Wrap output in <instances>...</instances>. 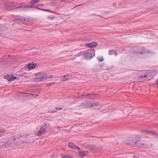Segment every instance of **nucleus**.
Wrapping results in <instances>:
<instances>
[{
	"instance_id": "obj_1",
	"label": "nucleus",
	"mask_w": 158,
	"mask_h": 158,
	"mask_svg": "<svg viewBox=\"0 0 158 158\" xmlns=\"http://www.w3.org/2000/svg\"><path fill=\"white\" fill-rule=\"evenodd\" d=\"M36 77L33 79V81L35 82L44 81L46 80L53 77V76L52 75H50L45 73H36L35 74Z\"/></svg>"
},
{
	"instance_id": "obj_2",
	"label": "nucleus",
	"mask_w": 158,
	"mask_h": 158,
	"mask_svg": "<svg viewBox=\"0 0 158 158\" xmlns=\"http://www.w3.org/2000/svg\"><path fill=\"white\" fill-rule=\"evenodd\" d=\"M127 144H131L135 146H139L143 148H144L145 146L144 144L141 143L140 141L133 139L128 140L127 141Z\"/></svg>"
},
{
	"instance_id": "obj_3",
	"label": "nucleus",
	"mask_w": 158,
	"mask_h": 158,
	"mask_svg": "<svg viewBox=\"0 0 158 158\" xmlns=\"http://www.w3.org/2000/svg\"><path fill=\"white\" fill-rule=\"evenodd\" d=\"M50 126V124L48 123L45 122L41 125L40 127V128L45 132V131Z\"/></svg>"
},
{
	"instance_id": "obj_4",
	"label": "nucleus",
	"mask_w": 158,
	"mask_h": 158,
	"mask_svg": "<svg viewBox=\"0 0 158 158\" xmlns=\"http://www.w3.org/2000/svg\"><path fill=\"white\" fill-rule=\"evenodd\" d=\"M78 155L81 157H83L87 155L89 153V152L88 151H82L79 148H78Z\"/></svg>"
},
{
	"instance_id": "obj_5",
	"label": "nucleus",
	"mask_w": 158,
	"mask_h": 158,
	"mask_svg": "<svg viewBox=\"0 0 158 158\" xmlns=\"http://www.w3.org/2000/svg\"><path fill=\"white\" fill-rule=\"evenodd\" d=\"M97 44L96 42H94L91 43L85 44V46L88 48H93L96 47Z\"/></svg>"
},
{
	"instance_id": "obj_6",
	"label": "nucleus",
	"mask_w": 158,
	"mask_h": 158,
	"mask_svg": "<svg viewBox=\"0 0 158 158\" xmlns=\"http://www.w3.org/2000/svg\"><path fill=\"white\" fill-rule=\"evenodd\" d=\"M84 57L86 60H89L93 57L92 54L89 52H86L84 54Z\"/></svg>"
},
{
	"instance_id": "obj_7",
	"label": "nucleus",
	"mask_w": 158,
	"mask_h": 158,
	"mask_svg": "<svg viewBox=\"0 0 158 158\" xmlns=\"http://www.w3.org/2000/svg\"><path fill=\"white\" fill-rule=\"evenodd\" d=\"M91 107H93L96 108H99L101 106L100 103L98 102H91Z\"/></svg>"
},
{
	"instance_id": "obj_8",
	"label": "nucleus",
	"mask_w": 158,
	"mask_h": 158,
	"mask_svg": "<svg viewBox=\"0 0 158 158\" xmlns=\"http://www.w3.org/2000/svg\"><path fill=\"white\" fill-rule=\"evenodd\" d=\"M91 102H85L82 104V106L84 108L91 107Z\"/></svg>"
},
{
	"instance_id": "obj_9",
	"label": "nucleus",
	"mask_w": 158,
	"mask_h": 158,
	"mask_svg": "<svg viewBox=\"0 0 158 158\" xmlns=\"http://www.w3.org/2000/svg\"><path fill=\"white\" fill-rule=\"evenodd\" d=\"M45 133V132L43 130H41L40 128V129L37 131L36 133V135L38 136H40L42 135Z\"/></svg>"
},
{
	"instance_id": "obj_10",
	"label": "nucleus",
	"mask_w": 158,
	"mask_h": 158,
	"mask_svg": "<svg viewBox=\"0 0 158 158\" xmlns=\"http://www.w3.org/2000/svg\"><path fill=\"white\" fill-rule=\"evenodd\" d=\"M68 146L69 148L74 149L76 148L78 149V148H79L77 146H76L73 143L71 142L69 143Z\"/></svg>"
},
{
	"instance_id": "obj_11",
	"label": "nucleus",
	"mask_w": 158,
	"mask_h": 158,
	"mask_svg": "<svg viewBox=\"0 0 158 158\" xmlns=\"http://www.w3.org/2000/svg\"><path fill=\"white\" fill-rule=\"evenodd\" d=\"M142 132L145 133L146 134H154V132L152 131L149 130H147L145 129L141 131Z\"/></svg>"
},
{
	"instance_id": "obj_12",
	"label": "nucleus",
	"mask_w": 158,
	"mask_h": 158,
	"mask_svg": "<svg viewBox=\"0 0 158 158\" xmlns=\"http://www.w3.org/2000/svg\"><path fill=\"white\" fill-rule=\"evenodd\" d=\"M35 67V65L34 64L30 63L27 66V68L29 69H33Z\"/></svg>"
},
{
	"instance_id": "obj_13",
	"label": "nucleus",
	"mask_w": 158,
	"mask_h": 158,
	"mask_svg": "<svg viewBox=\"0 0 158 158\" xmlns=\"http://www.w3.org/2000/svg\"><path fill=\"white\" fill-rule=\"evenodd\" d=\"M39 0H32L31 2V5L29 6V7H33V5H35V4L38 2Z\"/></svg>"
},
{
	"instance_id": "obj_14",
	"label": "nucleus",
	"mask_w": 158,
	"mask_h": 158,
	"mask_svg": "<svg viewBox=\"0 0 158 158\" xmlns=\"http://www.w3.org/2000/svg\"><path fill=\"white\" fill-rule=\"evenodd\" d=\"M16 19L18 20L19 22L22 23H24V21L22 20V19H23L24 21H26L27 20V19H26L25 18L23 17H17V18Z\"/></svg>"
},
{
	"instance_id": "obj_15",
	"label": "nucleus",
	"mask_w": 158,
	"mask_h": 158,
	"mask_svg": "<svg viewBox=\"0 0 158 158\" xmlns=\"http://www.w3.org/2000/svg\"><path fill=\"white\" fill-rule=\"evenodd\" d=\"M6 132V129L3 127H0V135Z\"/></svg>"
},
{
	"instance_id": "obj_16",
	"label": "nucleus",
	"mask_w": 158,
	"mask_h": 158,
	"mask_svg": "<svg viewBox=\"0 0 158 158\" xmlns=\"http://www.w3.org/2000/svg\"><path fill=\"white\" fill-rule=\"evenodd\" d=\"M87 96L89 98H90V99H91V98H94V95L92 94H87Z\"/></svg>"
},
{
	"instance_id": "obj_17",
	"label": "nucleus",
	"mask_w": 158,
	"mask_h": 158,
	"mask_svg": "<svg viewBox=\"0 0 158 158\" xmlns=\"http://www.w3.org/2000/svg\"><path fill=\"white\" fill-rule=\"evenodd\" d=\"M69 76L67 75L66 76H64L63 78V81H65L66 80H67L69 78Z\"/></svg>"
},
{
	"instance_id": "obj_18",
	"label": "nucleus",
	"mask_w": 158,
	"mask_h": 158,
	"mask_svg": "<svg viewBox=\"0 0 158 158\" xmlns=\"http://www.w3.org/2000/svg\"><path fill=\"white\" fill-rule=\"evenodd\" d=\"M16 77H14L12 76H11V77L10 78H9V81H13L16 78Z\"/></svg>"
},
{
	"instance_id": "obj_19",
	"label": "nucleus",
	"mask_w": 158,
	"mask_h": 158,
	"mask_svg": "<svg viewBox=\"0 0 158 158\" xmlns=\"http://www.w3.org/2000/svg\"><path fill=\"white\" fill-rule=\"evenodd\" d=\"M11 75H7L6 76H4V77L5 79H7L8 81H9V78H10L11 77Z\"/></svg>"
},
{
	"instance_id": "obj_20",
	"label": "nucleus",
	"mask_w": 158,
	"mask_h": 158,
	"mask_svg": "<svg viewBox=\"0 0 158 158\" xmlns=\"http://www.w3.org/2000/svg\"><path fill=\"white\" fill-rule=\"evenodd\" d=\"M42 6V5H38L37 6H33V7H36L38 9H42L41 8Z\"/></svg>"
},
{
	"instance_id": "obj_21",
	"label": "nucleus",
	"mask_w": 158,
	"mask_h": 158,
	"mask_svg": "<svg viewBox=\"0 0 158 158\" xmlns=\"http://www.w3.org/2000/svg\"><path fill=\"white\" fill-rule=\"evenodd\" d=\"M114 52H115V50H109V54L110 55H111L114 54Z\"/></svg>"
},
{
	"instance_id": "obj_22",
	"label": "nucleus",
	"mask_w": 158,
	"mask_h": 158,
	"mask_svg": "<svg viewBox=\"0 0 158 158\" xmlns=\"http://www.w3.org/2000/svg\"><path fill=\"white\" fill-rule=\"evenodd\" d=\"M62 158H73V157L69 155H65Z\"/></svg>"
},
{
	"instance_id": "obj_23",
	"label": "nucleus",
	"mask_w": 158,
	"mask_h": 158,
	"mask_svg": "<svg viewBox=\"0 0 158 158\" xmlns=\"http://www.w3.org/2000/svg\"><path fill=\"white\" fill-rule=\"evenodd\" d=\"M55 83V82H51L49 83H47L46 84V85L47 86H51L53 85Z\"/></svg>"
},
{
	"instance_id": "obj_24",
	"label": "nucleus",
	"mask_w": 158,
	"mask_h": 158,
	"mask_svg": "<svg viewBox=\"0 0 158 158\" xmlns=\"http://www.w3.org/2000/svg\"><path fill=\"white\" fill-rule=\"evenodd\" d=\"M98 60L99 61H103V58L102 57H100L98 58Z\"/></svg>"
},
{
	"instance_id": "obj_25",
	"label": "nucleus",
	"mask_w": 158,
	"mask_h": 158,
	"mask_svg": "<svg viewBox=\"0 0 158 158\" xmlns=\"http://www.w3.org/2000/svg\"><path fill=\"white\" fill-rule=\"evenodd\" d=\"M47 18L50 19H54V17L51 16H48L47 17Z\"/></svg>"
},
{
	"instance_id": "obj_26",
	"label": "nucleus",
	"mask_w": 158,
	"mask_h": 158,
	"mask_svg": "<svg viewBox=\"0 0 158 158\" xmlns=\"http://www.w3.org/2000/svg\"><path fill=\"white\" fill-rule=\"evenodd\" d=\"M82 55H83L82 52H80L79 53H78L77 54V56H79Z\"/></svg>"
},
{
	"instance_id": "obj_27",
	"label": "nucleus",
	"mask_w": 158,
	"mask_h": 158,
	"mask_svg": "<svg viewBox=\"0 0 158 158\" xmlns=\"http://www.w3.org/2000/svg\"><path fill=\"white\" fill-rule=\"evenodd\" d=\"M43 10H45V11H48V12H52V11H50V10H44V9H43Z\"/></svg>"
},
{
	"instance_id": "obj_28",
	"label": "nucleus",
	"mask_w": 158,
	"mask_h": 158,
	"mask_svg": "<svg viewBox=\"0 0 158 158\" xmlns=\"http://www.w3.org/2000/svg\"><path fill=\"white\" fill-rule=\"evenodd\" d=\"M114 54L116 56L118 54L117 52L115 51V52H114Z\"/></svg>"
},
{
	"instance_id": "obj_29",
	"label": "nucleus",
	"mask_w": 158,
	"mask_h": 158,
	"mask_svg": "<svg viewBox=\"0 0 158 158\" xmlns=\"http://www.w3.org/2000/svg\"><path fill=\"white\" fill-rule=\"evenodd\" d=\"M156 82L157 84H158V79L156 80Z\"/></svg>"
},
{
	"instance_id": "obj_30",
	"label": "nucleus",
	"mask_w": 158,
	"mask_h": 158,
	"mask_svg": "<svg viewBox=\"0 0 158 158\" xmlns=\"http://www.w3.org/2000/svg\"><path fill=\"white\" fill-rule=\"evenodd\" d=\"M0 158H5L4 157H3V156H0Z\"/></svg>"
},
{
	"instance_id": "obj_31",
	"label": "nucleus",
	"mask_w": 158,
	"mask_h": 158,
	"mask_svg": "<svg viewBox=\"0 0 158 158\" xmlns=\"http://www.w3.org/2000/svg\"><path fill=\"white\" fill-rule=\"evenodd\" d=\"M147 75L145 76L144 77V78H146V77H147Z\"/></svg>"
},
{
	"instance_id": "obj_32",
	"label": "nucleus",
	"mask_w": 158,
	"mask_h": 158,
	"mask_svg": "<svg viewBox=\"0 0 158 158\" xmlns=\"http://www.w3.org/2000/svg\"><path fill=\"white\" fill-rule=\"evenodd\" d=\"M22 20H23V21H24V23H25V21H24V20H23V19H22Z\"/></svg>"
}]
</instances>
